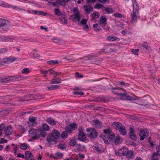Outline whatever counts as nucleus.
Masks as SVG:
<instances>
[{"label":"nucleus","instance_id":"nucleus-9","mask_svg":"<svg viewBox=\"0 0 160 160\" xmlns=\"http://www.w3.org/2000/svg\"><path fill=\"white\" fill-rule=\"evenodd\" d=\"M128 149L125 147H123L119 149L118 152L116 154L117 155H118L119 156H125L128 151Z\"/></svg>","mask_w":160,"mask_h":160},{"label":"nucleus","instance_id":"nucleus-40","mask_svg":"<svg viewBox=\"0 0 160 160\" xmlns=\"http://www.w3.org/2000/svg\"><path fill=\"white\" fill-rule=\"evenodd\" d=\"M102 138L104 142L106 144H109L110 143V140L107 137V138H106V136H102L101 137Z\"/></svg>","mask_w":160,"mask_h":160},{"label":"nucleus","instance_id":"nucleus-29","mask_svg":"<svg viewBox=\"0 0 160 160\" xmlns=\"http://www.w3.org/2000/svg\"><path fill=\"white\" fill-rule=\"evenodd\" d=\"M16 58L13 57H9L8 58H5V60L6 62V63H7L8 62L10 63L16 60Z\"/></svg>","mask_w":160,"mask_h":160},{"label":"nucleus","instance_id":"nucleus-2","mask_svg":"<svg viewBox=\"0 0 160 160\" xmlns=\"http://www.w3.org/2000/svg\"><path fill=\"white\" fill-rule=\"evenodd\" d=\"M86 130L88 132L87 135L90 139H95L97 138L98 133L94 128H87Z\"/></svg>","mask_w":160,"mask_h":160},{"label":"nucleus","instance_id":"nucleus-56","mask_svg":"<svg viewBox=\"0 0 160 160\" xmlns=\"http://www.w3.org/2000/svg\"><path fill=\"white\" fill-rule=\"evenodd\" d=\"M94 149L98 153H101V148L98 146L94 147Z\"/></svg>","mask_w":160,"mask_h":160},{"label":"nucleus","instance_id":"nucleus-55","mask_svg":"<svg viewBox=\"0 0 160 160\" xmlns=\"http://www.w3.org/2000/svg\"><path fill=\"white\" fill-rule=\"evenodd\" d=\"M139 50L138 49H136L134 50L133 49H131V51L132 53L134 54L135 55H138V52L139 51Z\"/></svg>","mask_w":160,"mask_h":160},{"label":"nucleus","instance_id":"nucleus-36","mask_svg":"<svg viewBox=\"0 0 160 160\" xmlns=\"http://www.w3.org/2000/svg\"><path fill=\"white\" fill-rule=\"evenodd\" d=\"M118 39V41H119L120 40L119 38L112 36H109L107 38V40H108L112 41H114Z\"/></svg>","mask_w":160,"mask_h":160},{"label":"nucleus","instance_id":"nucleus-22","mask_svg":"<svg viewBox=\"0 0 160 160\" xmlns=\"http://www.w3.org/2000/svg\"><path fill=\"white\" fill-rule=\"evenodd\" d=\"M12 82L18 81L22 79L23 78V77L20 75H17L14 76H11Z\"/></svg>","mask_w":160,"mask_h":160},{"label":"nucleus","instance_id":"nucleus-59","mask_svg":"<svg viewBox=\"0 0 160 160\" xmlns=\"http://www.w3.org/2000/svg\"><path fill=\"white\" fill-rule=\"evenodd\" d=\"M73 93L76 95H83L84 94V93L82 91L80 92H74Z\"/></svg>","mask_w":160,"mask_h":160},{"label":"nucleus","instance_id":"nucleus-57","mask_svg":"<svg viewBox=\"0 0 160 160\" xmlns=\"http://www.w3.org/2000/svg\"><path fill=\"white\" fill-rule=\"evenodd\" d=\"M103 132H104V133L106 134V136H107V137H108V134L111 132V131L110 130H109L108 129H104L103 130Z\"/></svg>","mask_w":160,"mask_h":160},{"label":"nucleus","instance_id":"nucleus-3","mask_svg":"<svg viewBox=\"0 0 160 160\" xmlns=\"http://www.w3.org/2000/svg\"><path fill=\"white\" fill-rule=\"evenodd\" d=\"M0 24H1V28L5 31L8 30L11 26L9 22L4 19L0 18Z\"/></svg>","mask_w":160,"mask_h":160},{"label":"nucleus","instance_id":"nucleus-63","mask_svg":"<svg viewBox=\"0 0 160 160\" xmlns=\"http://www.w3.org/2000/svg\"><path fill=\"white\" fill-rule=\"evenodd\" d=\"M40 72L44 74V77H46V76L48 73V71H44L42 70H41Z\"/></svg>","mask_w":160,"mask_h":160},{"label":"nucleus","instance_id":"nucleus-1","mask_svg":"<svg viewBox=\"0 0 160 160\" xmlns=\"http://www.w3.org/2000/svg\"><path fill=\"white\" fill-rule=\"evenodd\" d=\"M52 136H48L47 137V141L49 146L53 145L57 142L55 139H58L60 138V133L58 131L54 129L52 132Z\"/></svg>","mask_w":160,"mask_h":160},{"label":"nucleus","instance_id":"nucleus-19","mask_svg":"<svg viewBox=\"0 0 160 160\" xmlns=\"http://www.w3.org/2000/svg\"><path fill=\"white\" fill-rule=\"evenodd\" d=\"M99 23L100 24L105 25L107 24V18L106 16H101L99 20Z\"/></svg>","mask_w":160,"mask_h":160},{"label":"nucleus","instance_id":"nucleus-50","mask_svg":"<svg viewBox=\"0 0 160 160\" xmlns=\"http://www.w3.org/2000/svg\"><path fill=\"white\" fill-rule=\"evenodd\" d=\"M103 5L99 3L96 4L94 7V8L100 9L103 7Z\"/></svg>","mask_w":160,"mask_h":160},{"label":"nucleus","instance_id":"nucleus-26","mask_svg":"<svg viewBox=\"0 0 160 160\" xmlns=\"http://www.w3.org/2000/svg\"><path fill=\"white\" fill-rule=\"evenodd\" d=\"M40 128L46 131H48L50 129L49 126L46 123L42 124Z\"/></svg>","mask_w":160,"mask_h":160},{"label":"nucleus","instance_id":"nucleus-21","mask_svg":"<svg viewBox=\"0 0 160 160\" xmlns=\"http://www.w3.org/2000/svg\"><path fill=\"white\" fill-rule=\"evenodd\" d=\"M120 134L123 135H125L127 134L126 128L122 125L119 128L118 130Z\"/></svg>","mask_w":160,"mask_h":160},{"label":"nucleus","instance_id":"nucleus-37","mask_svg":"<svg viewBox=\"0 0 160 160\" xmlns=\"http://www.w3.org/2000/svg\"><path fill=\"white\" fill-rule=\"evenodd\" d=\"M127 94L126 92L124 91V92H122L121 94H119L120 96V98L122 100H126V96Z\"/></svg>","mask_w":160,"mask_h":160},{"label":"nucleus","instance_id":"nucleus-62","mask_svg":"<svg viewBox=\"0 0 160 160\" xmlns=\"http://www.w3.org/2000/svg\"><path fill=\"white\" fill-rule=\"evenodd\" d=\"M114 16L116 17L121 18L123 17V15L120 13H115L113 14Z\"/></svg>","mask_w":160,"mask_h":160},{"label":"nucleus","instance_id":"nucleus-24","mask_svg":"<svg viewBox=\"0 0 160 160\" xmlns=\"http://www.w3.org/2000/svg\"><path fill=\"white\" fill-rule=\"evenodd\" d=\"M38 131L40 133V134L38 135L39 137H42L44 138L46 137L47 135L46 131L40 128L38 129Z\"/></svg>","mask_w":160,"mask_h":160},{"label":"nucleus","instance_id":"nucleus-6","mask_svg":"<svg viewBox=\"0 0 160 160\" xmlns=\"http://www.w3.org/2000/svg\"><path fill=\"white\" fill-rule=\"evenodd\" d=\"M111 90L113 93L118 95L121 94L122 92H124V90L123 89L118 87L112 88Z\"/></svg>","mask_w":160,"mask_h":160},{"label":"nucleus","instance_id":"nucleus-27","mask_svg":"<svg viewBox=\"0 0 160 160\" xmlns=\"http://www.w3.org/2000/svg\"><path fill=\"white\" fill-rule=\"evenodd\" d=\"M102 10L104 11L105 12L104 13H107V14L112 13L113 12L112 9L108 7H103L102 8Z\"/></svg>","mask_w":160,"mask_h":160},{"label":"nucleus","instance_id":"nucleus-35","mask_svg":"<svg viewBox=\"0 0 160 160\" xmlns=\"http://www.w3.org/2000/svg\"><path fill=\"white\" fill-rule=\"evenodd\" d=\"M108 137H109L108 138H109V139H110L111 141H114L115 136L113 132L111 131V132L108 135Z\"/></svg>","mask_w":160,"mask_h":160},{"label":"nucleus","instance_id":"nucleus-11","mask_svg":"<svg viewBox=\"0 0 160 160\" xmlns=\"http://www.w3.org/2000/svg\"><path fill=\"white\" fill-rule=\"evenodd\" d=\"M135 132L132 128H130V131L129 133V136L131 139L136 141L137 139V137L135 134Z\"/></svg>","mask_w":160,"mask_h":160},{"label":"nucleus","instance_id":"nucleus-17","mask_svg":"<svg viewBox=\"0 0 160 160\" xmlns=\"http://www.w3.org/2000/svg\"><path fill=\"white\" fill-rule=\"evenodd\" d=\"M150 45L146 42H144L139 47L140 49L143 51L144 49L148 50L150 47Z\"/></svg>","mask_w":160,"mask_h":160},{"label":"nucleus","instance_id":"nucleus-18","mask_svg":"<svg viewBox=\"0 0 160 160\" xmlns=\"http://www.w3.org/2000/svg\"><path fill=\"white\" fill-rule=\"evenodd\" d=\"M60 16L61 17L59 18L60 22L64 24H67L68 23V19L66 18V15L62 13V16Z\"/></svg>","mask_w":160,"mask_h":160},{"label":"nucleus","instance_id":"nucleus-8","mask_svg":"<svg viewBox=\"0 0 160 160\" xmlns=\"http://www.w3.org/2000/svg\"><path fill=\"white\" fill-rule=\"evenodd\" d=\"M138 11H136L135 10H133V12L131 13L132 23H135L137 22L138 20L137 14H138Z\"/></svg>","mask_w":160,"mask_h":160},{"label":"nucleus","instance_id":"nucleus-38","mask_svg":"<svg viewBox=\"0 0 160 160\" xmlns=\"http://www.w3.org/2000/svg\"><path fill=\"white\" fill-rule=\"evenodd\" d=\"M59 61L58 60H50L47 62V63L49 65H55L58 64Z\"/></svg>","mask_w":160,"mask_h":160},{"label":"nucleus","instance_id":"nucleus-7","mask_svg":"<svg viewBox=\"0 0 160 160\" xmlns=\"http://www.w3.org/2000/svg\"><path fill=\"white\" fill-rule=\"evenodd\" d=\"M33 99H36V96L35 95H32V94H28L21 98L20 101H29Z\"/></svg>","mask_w":160,"mask_h":160},{"label":"nucleus","instance_id":"nucleus-45","mask_svg":"<svg viewBox=\"0 0 160 160\" xmlns=\"http://www.w3.org/2000/svg\"><path fill=\"white\" fill-rule=\"evenodd\" d=\"M73 131L76 129L77 128V124L75 122H73L69 125Z\"/></svg>","mask_w":160,"mask_h":160},{"label":"nucleus","instance_id":"nucleus-32","mask_svg":"<svg viewBox=\"0 0 160 160\" xmlns=\"http://www.w3.org/2000/svg\"><path fill=\"white\" fill-rule=\"evenodd\" d=\"M32 13L35 14L42 15V16H46L47 14V13L46 12H44L42 11H38L35 10H33L32 11Z\"/></svg>","mask_w":160,"mask_h":160},{"label":"nucleus","instance_id":"nucleus-41","mask_svg":"<svg viewBox=\"0 0 160 160\" xmlns=\"http://www.w3.org/2000/svg\"><path fill=\"white\" fill-rule=\"evenodd\" d=\"M77 143V142L75 139H73L71 140L69 142V146L72 147L75 146Z\"/></svg>","mask_w":160,"mask_h":160},{"label":"nucleus","instance_id":"nucleus-30","mask_svg":"<svg viewBox=\"0 0 160 160\" xmlns=\"http://www.w3.org/2000/svg\"><path fill=\"white\" fill-rule=\"evenodd\" d=\"M37 118L35 117H30L29 118V120L32 123V126H33L35 124H37L38 123L36 120Z\"/></svg>","mask_w":160,"mask_h":160},{"label":"nucleus","instance_id":"nucleus-47","mask_svg":"<svg viewBox=\"0 0 160 160\" xmlns=\"http://www.w3.org/2000/svg\"><path fill=\"white\" fill-rule=\"evenodd\" d=\"M87 19H82V21L79 23V25H84L87 23Z\"/></svg>","mask_w":160,"mask_h":160},{"label":"nucleus","instance_id":"nucleus-53","mask_svg":"<svg viewBox=\"0 0 160 160\" xmlns=\"http://www.w3.org/2000/svg\"><path fill=\"white\" fill-rule=\"evenodd\" d=\"M55 155L59 159H61L62 157L63 154L59 152H57L55 153Z\"/></svg>","mask_w":160,"mask_h":160},{"label":"nucleus","instance_id":"nucleus-25","mask_svg":"<svg viewBox=\"0 0 160 160\" xmlns=\"http://www.w3.org/2000/svg\"><path fill=\"white\" fill-rule=\"evenodd\" d=\"M60 87V85H51L50 87H47V90H52L58 89Z\"/></svg>","mask_w":160,"mask_h":160},{"label":"nucleus","instance_id":"nucleus-31","mask_svg":"<svg viewBox=\"0 0 160 160\" xmlns=\"http://www.w3.org/2000/svg\"><path fill=\"white\" fill-rule=\"evenodd\" d=\"M133 10H136V11H138L139 10V7L138 5V3L136 0H134L133 3Z\"/></svg>","mask_w":160,"mask_h":160},{"label":"nucleus","instance_id":"nucleus-14","mask_svg":"<svg viewBox=\"0 0 160 160\" xmlns=\"http://www.w3.org/2000/svg\"><path fill=\"white\" fill-rule=\"evenodd\" d=\"M12 131V126L9 125L5 128L4 131V133L6 135L9 136L11 134Z\"/></svg>","mask_w":160,"mask_h":160},{"label":"nucleus","instance_id":"nucleus-54","mask_svg":"<svg viewBox=\"0 0 160 160\" xmlns=\"http://www.w3.org/2000/svg\"><path fill=\"white\" fill-rule=\"evenodd\" d=\"M30 70L28 68H25L22 69V73H23L27 74L29 72Z\"/></svg>","mask_w":160,"mask_h":160},{"label":"nucleus","instance_id":"nucleus-34","mask_svg":"<svg viewBox=\"0 0 160 160\" xmlns=\"http://www.w3.org/2000/svg\"><path fill=\"white\" fill-rule=\"evenodd\" d=\"M91 16V20H93L95 18H99V14L98 12H96L92 14Z\"/></svg>","mask_w":160,"mask_h":160},{"label":"nucleus","instance_id":"nucleus-64","mask_svg":"<svg viewBox=\"0 0 160 160\" xmlns=\"http://www.w3.org/2000/svg\"><path fill=\"white\" fill-rule=\"evenodd\" d=\"M156 149L157 152V155L160 154V145H158L157 146Z\"/></svg>","mask_w":160,"mask_h":160},{"label":"nucleus","instance_id":"nucleus-43","mask_svg":"<svg viewBox=\"0 0 160 160\" xmlns=\"http://www.w3.org/2000/svg\"><path fill=\"white\" fill-rule=\"evenodd\" d=\"M61 136L62 138L65 139L68 137V134L66 131H63L61 133Z\"/></svg>","mask_w":160,"mask_h":160},{"label":"nucleus","instance_id":"nucleus-20","mask_svg":"<svg viewBox=\"0 0 160 160\" xmlns=\"http://www.w3.org/2000/svg\"><path fill=\"white\" fill-rule=\"evenodd\" d=\"M94 126L97 128H100L102 125V123L98 119L94 120L93 121Z\"/></svg>","mask_w":160,"mask_h":160},{"label":"nucleus","instance_id":"nucleus-10","mask_svg":"<svg viewBox=\"0 0 160 160\" xmlns=\"http://www.w3.org/2000/svg\"><path fill=\"white\" fill-rule=\"evenodd\" d=\"M10 82H12L11 76L0 78V84L2 83H8Z\"/></svg>","mask_w":160,"mask_h":160},{"label":"nucleus","instance_id":"nucleus-23","mask_svg":"<svg viewBox=\"0 0 160 160\" xmlns=\"http://www.w3.org/2000/svg\"><path fill=\"white\" fill-rule=\"evenodd\" d=\"M86 138L85 134L82 131L79 132L78 139L80 141L84 142Z\"/></svg>","mask_w":160,"mask_h":160},{"label":"nucleus","instance_id":"nucleus-16","mask_svg":"<svg viewBox=\"0 0 160 160\" xmlns=\"http://www.w3.org/2000/svg\"><path fill=\"white\" fill-rule=\"evenodd\" d=\"M25 159L26 160H30L33 158V154L29 151H26L25 152Z\"/></svg>","mask_w":160,"mask_h":160},{"label":"nucleus","instance_id":"nucleus-52","mask_svg":"<svg viewBox=\"0 0 160 160\" xmlns=\"http://www.w3.org/2000/svg\"><path fill=\"white\" fill-rule=\"evenodd\" d=\"M55 7H59L62 4L58 2H54L51 3Z\"/></svg>","mask_w":160,"mask_h":160},{"label":"nucleus","instance_id":"nucleus-44","mask_svg":"<svg viewBox=\"0 0 160 160\" xmlns=\"http://www.w3.org/2000/svg\"><path fill=\"white\" fill-rule=\"evenodd\" d=\"M93 27L94 28V29L97 31H98L101 30V29L100 26H99L98 24L96 23L93 25Z\"/></svg>","mask_w":160,"mask_h":160},{"label":"nucleus","instance_id":"nucleus-15","mask_svg":"<svg viewBox=\"0 0 160 160\" xmlns=\"http://www.w3.org/2000/svg\"><path fill=\"white\" fill-rule=\"evenodd\" d=\"M122 126L121 123L118 122H114L112 124V126L113 128L118 130Z\"/></svg>","mask_w":160,"mask_h":160},{"label":"nucleus","instance_id":"nucleus-42","mask_svg":"<svg viewBox=\"0 0 160 160\" xmlns=\"http://www.w3.org/2000/svg\"><path fill=\"white\" fill-rule=\"evenodd\" d=\"M55 13L54 14L55 15H57L58 16H62V14L63 13H62L60 11L59 9L58 8H55Z\"/></svg>","mask_w":160,"mask_h":160},{"label":"nucleus","instance_id":"nucleus-51","mask_svg":"<svg viewBox=\"0 0 160 160\" xmlns=\"http://www.w3.org/2000/svg\"><path fill=\"white\" fill-rule=\"evenodd\" d=\"M20 148L22 149L26 150L28 146L26 143H23L21 145Z\"/></svg>","mask_w":160,"mask_h":160},{"label":"nucleus","instance_id":"nucleus-46","mask_svg":"<svg viewBox=\"0 0 160 160\" xmlns=\"http://www.w3.org/2000/svg\"><path fill=\"white\" fill-rule=\"evenodd\" d=\"M65 129L69 133H71L73 131L69 125L66 126L65 128Z\"/></svg>","mask_w":160,"mask_h":160},{"label":"nucleus","instance_id":"nucleus-4","mask_svg":"<svg viewBox=\"0 0 160 160\" xmlns=\"http://www.w3.org/2000/svg\"><path fill=\"white\" fill-rule=\"evenodd\" d=\"M148 131L146 129H144L141 130L139 134V135L140 137V140L141 141L143 140L144 138L148 137Z\"/></svg>","mask_w":160,"mask_h":160},{"label":"nucleus","instance_id":"nucleus-49","mask_svg":"<svg viewBox=\"0 0 160 160\" xmlns=\"http://www.w3.org/2000/svg\"><path fill=\"white\" fill-rule=\"evenodd\" d=\"M9 37L8 36L7 37H1V41L2 42H8Z\"/></svg>","mask_w":160,"mask_h":160},{"label":"nucleus","instance_id":"nucleus-5","mask_svg":"<svg viewBox=\"0 0 160 160\" xmlns=\"http://www.w3.org/2000/svg\"><path fill=\"white\" fill-rule=\"evenodd\" d=\"M28 132L29 136L32 137L33 140H36L38 138V135L37 134L36 130L33 128H31L29 131Z\"/></svg>","mask_w":160,"mask_h":160},{"label":"nucleus","instance_id":"nucleus-12","mask_svg":"<svg viewBox=\"0 0 160 160\" xmlns=\"http://www.w3.org/2000/svg\"><path fill=\"white\" fill-rule=\"evenodd\" d=\"M83 7L85 12L87 15L89 14L93 10V7L92 6H88L87 5H85Z\"/></svg>","mask_w":160,"mask_h":160},{"label":"nucleus","instance_id":"nucleus-58","mask_svg":"<svg viewBox=\"0 0 160 160\" xmlns=\"http://www.w3.org/2000/svg\"><path fill=\"white\" fill-rule=\"evenodd\" d=\"M6 63L5 58H0V65H2Z\"/></svg>","mask_w":160,"mask_h":160},{"label":"nucleus","instance_id":"nucleus-13","mask_svg":"<svg viewBox=\"0 0 160 160\" xmlns=\"http://www.w3.org/2000/svg\"><path fill=\"white\" fill-rule=\"evenodd\" d=\"M125 156L128 160L132 159L134 157L133 152L132 151L129 150L128 149V151H127V152Z\"/></svg>","mask_w":160,"mask_h":160},{"label":"nucleus","instance_id":"nucleus-33","mask_svg":"<svg viewBox=\"0 0 160 160\" xmlns=\"http://www.w3.org/2000/svg\"><path fill=\"white\" fill-rule=\"evenodd\" d=\"M61 82V79L60 78H57L56 79H54L52 80L50 82V83L51 84L54 83H60Z\"/></svg>","mask_w":160,"mask_h":160},{"label":"nucleus","instance_id":"nucleus-39","mask_svg":"<svg viewBox=\"0 0 160 160\" xmlns=\"http://www.w3.org/2000/svg\"><path fill=\"white\" fill-rule=\"evenodd\" d=\"M115 143L117 144H120L121 142L122 141V138H120L119 137H116V139H115L114 140Z\"/></svg>","mask_w":160,"mask_h":160},{"label":"nucleus","instance_id":"nucleus-61","mask_svg":"<svg viewBox=\"0 0 160 160\" xmlns=\"http://www.w3.org/2000/svg\"><path fill=\"white\" fill-rule=\"evenodd\" d=\"M8 142V140L4 138H0V143H5Z\"/></svg>","mask_w":160,"mask_h":160},{"label":"nucleus","instance_id":"nucleus-60","mask_svg":"<svg viewBox=\"0 0 160 160\" xmlns=\"http://www.w3.org/2000/svg\"><path fill=\"white\" fill-rule=\"evenodd\" d=\"M126 100H135V99L134 97H132L129 95H128L126 96Z\"/></svg>","mask_w":160,"mask_h":160},{"label":"nucleus","instance_id":"nucleus-28","mask_svg":"<svg viewBox=\"0 0 160 160\" xmlns=\"http://www.w3.org/2000/svg\"><path fill=\"white\" fill-rule=\"evenodd\" d=\"M46 121L47 122L51 125H54L56 124V122L53 119L51 118H47Z\"/></svg>","mask_w":160,"mask_h":160},{"label":"nucleus","instance_id":"nucleus-48","mask_svg":"<svg viewBox=\"0 0 160 160\" xmlns=\"http://www.w3.org/2000/svg\"><path fill=\"white\" fill-rule=\"evenodd\" d=\"M57 146L58 148L60 149H64L66 148L65 145L61 143L58 145Z\"/></svg>","mask_w":160,"mask_h":160}]
</instances>
